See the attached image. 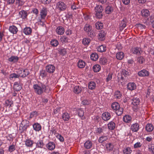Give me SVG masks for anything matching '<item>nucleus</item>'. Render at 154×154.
Segmentation results:
<instances>
[{
    "label": "nucleus",
    "instance_id": "1",
    "mask_svg": "<svg viewBox=\"0 0 154 154\" xmlns=\"http://www.w3.org/2000/svg\"><path fill=\"white\" fill-rule=\"evenodd\" d=\"M33 88L35 93L38 95H41L44 92L49 93L50 91L48 87L41 83L34 84Z\"/></svg>",
    "mask_w": 154,
    "mask_h": 154
},
{
    "label": "nucleus",
    "instance_id": "2",
    "mask_svg": "<svg viewBox=\"0 0 154 154\" xmlns=\"http://www.w3.org/2000/svg\"><path fill=\"white\" fill-rule=\"evenodd\" d=\"M17 74L15 73H12L10 75V78L15 79L18 78L19 77L24 78L28 75L29 72L28 69L19 68L17 71Z\"/></svg>",
    "mask_w": 154,
    "mask_h": 154
},
{
    "label": "nucleus",
    "instance_id": "3",
    "mask_svg": "<svg viewBox=\"0 0 154 154\" xmlns=\"http://www.w3.org/2000/svg\"><path fill=\"white\" fill-rule=\"evenodd\" d=\"M83 29L84 31L87 33L88 36L93 38L95 36V33L92 27L89 24H85Z\"/></svg>",
    "mask_w": 154,
    "mask_h": 154
},
{
    "label": "nucleus",
    "instance_id": "4",
    "mask_svg": "<svg viewBox=\"0 0 154 154\" xmlns=\"http://www.w3.org/2000/svg\"><path fill=\"white\" fill-rule=\"evenodd\" d=\"M111 108L116 111V114L118 116H121L123 113V108L120 107L118 103L116 102H114L111 104Z\"/></svg>",
    "mask_w": 154,
    "mask_h": 154
},
{
    "label": "nucleus",
    "instance_id": "5",
    "mask_svg": "<svg viewBox=\"0 0 154 154\" xmlns=\"http://www.w3.org/2000/svg\"><path fill=\"white\" fill-rule=\"evenodd\" d=\"M57 8L60 11L65 10L67 8L66 5L63 2H60L57 4Z\"/></svg>",
    "mask_w": 154,
    "mask_h": 154
},
{
    "label": "nucleus",
    "instance_id": "6",
    "mask_svg": "<svg viewBox=\"0 0 154 154\" xmlns=\"http://www.w3.org/2000/svg\"><path fill=\"white\" fill-rule=\"evenodd\" d=\"M45 69L47 72L49 73H52L54 72L55 68L53 65L49 64L46 66Z\"/></svg>",
    "mask_w": 154,
    "mask_h": 154
},
{
    "label": "nucleus",
    "instance_id": "7",
    "mask_svg": "<svg viewBox=\"0 0 154 154\" xmlns=\"http://www.w3.org/2000/svg\"><path fill=\"white\" fill-rule=\"evenodd\" d=\"M47 9L45 7H43L41 10L40 12V15L41 18L42 19H45L47 15Z\"/></svg>",
    "mask_w": 154,
    "mask_h": 154
},
{
    "label": "nucleus",
    "instance_id": "8",
    "mask_svg": "<svg viewBox=\"0 0 154 154\" xmlns=\"http://www.w3.org/2000/svg\"><path fill=\"white\" fill-rule=\"evenodd\" d=\"M102 118L103 120L107 121L109 120L111 118V116L109 112H105L102 114Z\"/></svg>",
    "mask_w": 154,
    "mask_h": 154
},
{
    "label": "nucleus",
    "instance_id": "9",
    "mask_svg": "<svg viewBox=\"0 0 154 154\" xmlns=\"http://www.w3.org/2000/svg\"><path fill=\"white\" fill-rule=\"evenodd\" d=\"M106 33L104 30H100L98 33V39L101 41L105 39Z\"/></svg>",
    "mask_w": 154,
    "mask_h": 154
},
{
    "label": "nucleus",
    "instance_id": "10",
    "mask_svg": "<svg viewBox=\"0 0 154 154\" xmlns=\"http://www.w3.org/2000/svg\"><path fill=\"white\" fill-rule=\"evenodd\" d=\"M138 75L140 77L147 76L149 75V72L146 70L143 69L138 72Z\"/></svg>",
    "mask_w": 154,
    "mask_h": 154
},
{
    "label": "nucleus",
    "instance_id": "11",
    "mask_svg": "<svg viewBox=\"0 0 154 154\" xmlns=\"http://www.w3.org/2000/svg\"><path fill=\"white\" fill-rule=\"evenodd\" d=\"M139 128V125L137 123H135L132 124L131 127V129L132 131L135 132H137Z\"/></svg>",
    "mask_w": 154,
    "mask_h": 154
},
{
    "label": "nucleus",
    "instance_id": "12",
    "mask_svg": "<svg viewBox=\"0 0 154 154\" xmlns=\"http://www.w3.org/2000/svg\"><path fill=\"white\" fill-rule=\"evenodd\" d=\"M132 100V104L134 106H137L140 103V99L137 97H133Z\"/></svg>",
    "mask_w": 154,
    "mask_h": 154
},
{
    "label": "nucleus",
    "instance_id": "13",
    "mask_svg": "<svg viewBox=\"0 0 154 154\" xmlns=\"http://www.w3.org/2000/svg\"><path fill=\"white\" fill-rule=\"evenodd\" d=\"M127 88L128 90L132 91L136 88V85L134 82H129L127 84Z\"/></svg>",
    "mask_w": 154,
    "mask_h": 154
},
{
    "label": "nucleus",
    "instance_id": "14",
    "mask_svg": "<svg viewBox=\"0 0 154 154\" xmlns=\"http://www.w3.org/2000/svg\"><path fill=\"white\" fill-rule=\"evenodd\" d=\"M131 52L134 54L139 55L141 54V49L138 47L132 48L131 49Z\"/></svg>",
    "mask_w": 154,
    "mask_h": 154
},
{
    "label": "nucleus",
    "instance_id": "15",
    "mask_svg": "<svg viewBox=\"0 0 154 154\" xmlns=\"http://www.w3.org/2000/svg\"><path fill=\"white\" fill-rule=\"evenodd\" d=\"M62 117L64 121H68L70 119V114L67 112H65L63 113Z\"/></svg>",
    "mask_w": 154,
    "mask_h": 154
},
{
    "label": "nucleus",
    "instance_id": "16",
    "mask_svg": "<svg viewBox=\"0 0 154 154\" xmlns=\"http://www.w3.org/2000/svg\"><path fill=\"white\" fill-rule=\"evenodd\" d=\"M35 143L36 144V148H42L45 146L43 140H38L37 142H35Z\"/></svg>",
    "mask_w": 154,
    "mask_h": 154
},
{
    "label": "nucleus",
    "instance_id": "17",
    "mask_svg": "<svg viewBox=\"0 0 154 154\" xmlns=\"http://www.w3.org/2000/svg\"><path fill=\"white\" fill-rule=\"evenodd\" d=\"M113 11V8L111 6L108 5L106 8L105 11V13L107 14H110L112 13Z\"/></svg>",
    "mask_w": 154,
    "mask_h": 154
},
{
    "label": "nucleus",
    "instance_id": "18",
    "mask_svg": "<svg viewBox=\"0 0 154 154\" xmlns=\"http://www.w3.org/2000/svg\"><path fill=\"white\" fill-rule=\"evenodd\" d=\"M19 14L20 16V17L23 19L26 18L28 15L27 12L23 10L20 11L19 13Z\"/></svg>",
    "mask_w": 154,
    "mask_h": 154
},
{
    "label": "nucleus",
    "instance_id": "19",
    "mask_svg": "<svg viewBox=\"0 0 154 154\" xmlns=\"http://www.w3.org/2000/svg\"><path fill=\"white\" fill-rule=\"evenodd\" d=\"M33 127L34 130L37 131L41 130L42 127L38 123H35L33 125Z\"/></svg>",
    "mask_w": 154,
    "mask_h": 154
},
{
    "label": "nucleus",
    "instance_id": "20",
    "mask_svg": "<svg viewBox=\"0 0 154 154\" xmlns=\"http://www.w3.org/2000/svg\"><path fill=\"white\" fill-rule=\"evenodd\" d=\"M82 88L79 86H76L73 88V92L76 94H78L82 92Z\"/></svg>",
    "mask_w": 154,
    "mask_h": 154
},
{
    "label": "nucleus",
    "instance_id": "21",
    "mask_svg": "<svg viewBox=\"0 0 154 154\" xmlns=\"http://www.w3.org/2000/svg\"><path fill=\"white\" fill-rule=\"evenodd\" d=\"M77 112L79 116L83 120L85 119V117L84 116V112L82 108L78 109Z\"/></svg>",
    "mask_w": 154,
    "mask_h": 154
},
{
    "label": "nucleus",
    "instance_id": "22",
    "mask_svg": "<svg viewBox=\"0 0 154 154\" xmlns=\"http://www.w3.org/2000/svg\"><path fill=\"white\" fill-rule=\"evenodd\" d=\"M141 14L143 17L146 18L149 15V12L146 9H143L141 11Z\"/></svg>",
    "mask_w": 154,
    "mask_h": 154
},
{
    "label": "nucleus",
    "instance_id": "23",
    "mask_svg": "<svg viewBox=\"0 0 154 154\" xmlns=\"http://www.w3.org/2000/svg\"><path fill=\"white\" fill-rule=\"evenodd\" d=\"M145 128L147 132H151L153 130L154 126L152 124L149 123L146 125Z\"/></svg>",
    "mask_w": 154,
    "mask_h": 154
},
{
    "label": "nucleus",
    "instance_id": "24",
    "mask_svg": "<svg viewBox=\"0 0 154 154\" xmlns=\"http://www.w3.org/2000/svg\"><path fill=\"white\" fill-rule=\"evenodd\" d=\"M92 146V143L90 140L87 141L84 143V147L87 149H90Z\"/></svg>",
    "mask_w": 154,
    "mask_h": 154
},
{
    "label": "nucleus",
    "instance_id": "25",
    "mask_svg": "<svg viewBox=\"0 0 154 154\" xmlns=\"http://www.w3.org/2000/svg\"><path fill=\"white\" fill-rule=\"evenodd\" d=\"M34 143V142L33 141L30 139L26 140L25 141V144L26 146L28 147H32Z\"/></svg>",
    "mask_w": 154,
    "mask_h": 154
},
{
    "label": "nucleus",
    "instance_id": "26",
    "mask_svg": "<svg viewBox=\"0 0 154 154\" xmlns=\"http://www.w3.org/2000/svg\"><path fill=\"white\" fill-rule=\"evenodd\" d=\"M47 147L49 150H53L55 148V144L53 142H49L47 145Z\"/></svg>",
    "mask_w": 154,
    "mask_h": 154
},
{
    "label": "nucleus",
    "instance_id": "27",
    "mask_svg": "<svg viewBox=\"0 0 154 154\" xmlns=\"http://www.w3.org/2000/svg\"><path fill=\"white\" fill-rule=\"evenodd\" d=\"M107 126L109 130H112L115 129L116 127V124L114 122L111 121L108 124Z\"/></svg>",
    "mask_w": 154,
    "mask_h": 154
},
{
    "label": "nucleus",
    "instance_id": "28",
    "mask_svg": "<svg viewBox=\"0 0 154 154\" xmlns=\"http://www.w3.org/2000/svg\"><path fill=\"white\" fill-rule=\"evenodd\" d=\"M124 55L122 52H119L116 54V58L119 60H122L124 57Z\"/></svg>",
    "mask_w": 154,
    "mask_h": 154
},
{
    "label": "nucleus",
    "instance_id": "29",
    "mask_svg": "<svg viewBox=\"0 0 154 154\" xmlns=\"http://www.w3.org/2000/svg\"><path fill=\"white\" fill-rule=\"evenodd\" d=\"M123 120L125 122L129 123L131 121V118L130 116L126 115L123 117Z\"/></svg>",
    "mask_w": 154,
    "mask_h": 154
},
{
    "label": "nucleus",
    "instance_id": "30",
    "mask_svg": "<svg viewBox=\"0 0 154 154\" xmlns=\"http://www.w3.org/2000/svg\"><path fill=\"white\" fill-rule=\"evenodd\" d=\"M9 30L13 34H16L18 31V29L16 26H10Z\"/></svg>",
    "mask_w": 154,
    "mask_h": 154
},
{
    "label": "nucleus",
    "instance_id": "31",
    "mask_svg": "<svg viewBox=\"0 0 154 154\" xmlns=\"http://www.w3.org/2000/svg\"><path fill=\"white\" fill-rule=\"evenodd\" d=\"M19 60V57L16 56H12L9 58L8 60L9 61L14 63L17 62Z\"/></svg>",
    "mask_w": 154,
    "mask_h": 154
},
{
    "label": "nucleus",
    "instance_id": "32",
    "mask_svg": "<svg viewBox=\"0 0 154 154\" xmlns=\"http://www.w3.org/2000/svg\"><path fill=\"white\" fill-rule=\"evenodd\" d=\"M113 145L111 143H107L106 144V149L107 151H110L113 150Z\"/></svg>",
    "mask_w": 154,
    "mask_h": 154
},
{
    "label": "nucleus",
    "instance_id": "33",
    "mask_svg": "<svg viewBox=\"0 0 154 154\" xmlns=\"http://www.w3.org/2000/svg\"><path fill=\"white\" fill-rule=\"evenodd\" d=\"M107 62V59L106 58L102 57L99 59V63L101 65H105Z\"/></svg>",
    "mask_w": 154,
    "mask_h": 154
},
{
    "label": "nucleus",
    "instance_id": "34",
    "mask_svg": "<svg viewBox=\"0 0 154 154\" xmlns=\"http://www.w3.org/2000/svg\"><path fill=\"white\" fill-rule=\"evenodd\" d=\"M32 29L30 27H26L23 30V32L26 35H29L31 34Z\"/></svg>",
    "mask_w": 154,
    "mask_h": 154
},
{
    "label": "nucleus",
    "instance_id": "35",
    "mask_svg": "<svg viewBox=\"0 0 154 154\" xmlns=\"http://www.w3.org/2000/svg\"><path fill=\"white\" fill-rule=\"evenodd\" d=\"M14 88L15 91H18L21 89L22 87L19 84L18 82H16L14 84Z\"/></svg>",
    "mask_w": 154,
    "mask_h": 154
},
{
    "label": "nucleus",
    "instance_id": "36",
    "mask_svg": "<svg viewBox=\"0 0 154 154\" xmlns=\"http://www.w3.org/2000/svg\"><path fill=\"white\" fill-rule=\"evenodd\" d=\"M56 31L58 34L61 35L64 32V29L62 26H59L57 28Z\"/></svg>",
    "mask_w": 154,
    "mask_h": 154
},
{
    "label": "nucleus",
    "instance_id": "37",
    "mask_svg": "<svg viewBox=\"0 0 154 154\" xmlns=\"http://www.w3.org/2000/svg\"><path fill=\"white\" fill-rule=\"evenodd\" d=\"M60 40L62 43L65 44L68 42L69 39L66 36H63L61 37Z\"/></svg>",
    "mask_w": 154,
    "mask_h": 154
},
{
    "label": "nucleus",
    "instance_id": "38",
    "mask_svg": "<svg viewBox=\"0 0 154 154\" xmlns=\"http://www.w3.org/2000/svg\"><path fill=\"white\" fill-rule=\"evenodd\" d=\"M96 86V83L93 82H90L88 83V88L91 90L94 89Z\"/></svg>",
    "mask_w": 154,
    "mask_h": 154
},
{
    "label": "nucleus",
    "instance_id": "39",
    "mask_svg": "<svg viewBox=\"0 0 154 154\" xmlns=\"http://www.w3.org/2000/svg\"><path fill=\"white\" fill-rule=\"evenodd\" d=\"M85 65V63L82 60H79L78 63V66L80 68H84Z\"/></svg>",
    "mask_w": 154,
    "mask_h": 154
},
{
    "label": "nucleus",
    "instance_id": "40",
    "mask_svg": "<svg viewBox=\"0 0 154 154\" xmlns=\"http://www.w3.org/2000/svg\"><path fill=\"white\" fill-rule=\"evenodd\" d=\"M91 41V40L87 38H84L82 40V43L85 46L88 45Z\"/></svg>",
    "mask_w": 154,
    "mask_h": 154
},
{
    "label": "nucleus",
    "instance_id": "41",
    "mask_svg": "<svg viewBox=\"0 0 154 154\" xmlns=\"http://www.w3.org/2000/svg\"><path fill=\"white\" fill-rule=\"evenodd\" d=\"M60 54L61 55H65L66 54V50L65 48H58L57 49Z\"/></svg>",
    "mask_w": 154,
    "mask_h": 154
},
{
    "label": "nucleus",
    "instance_id": "42",
    "mask_svg": "<svg viewBox=\"0 0 154 154\" xmlns=\"http://www.w3.org/2000/svg\"><path fill=\"white\" fill-rule=\"evenodd\" d=\"M91 58L93 61H96L98 58V55L96 53H93L91 55Z\"/></svg>",
    "mask_w": 154,
    "mask_h": 154
},
{
    "label": "nucleus",
    "instance_id": "43",
    "mask_svg": "<svg viewBox=\"0 0 154 154\" xmlns=\"http://www.w3.org/2000/svg\"><path fill=\"white\" fill-rule=\"evenodd\" d=\"M101 69V66L99 64H96L94 65L93 66V69L95 72H99Z\"/></svg>",
    "mask_w": 154,
    "mask_h": 154
},
{
    "label": "nucleus",
    "instance_id": "44",
    "mask_svg": "<svg viewBox=\"0 0 154 154\" xmlns=\"http://www.w3.org/2000/svg\"><path fill=\"white\" fill-rule=\"evenodd\" d=\"M95 26L96 28L98 29H101L103 27V24L101 22H97L95 24Z\"/></svg>",
    "mask_w": 154,
    "mask_h": 154
},
{
    "label": "nucleus",
    "instance_id": "45",
    "mask_svg": "<svg viewBox=\"0 0 154 154\" xmlns=\"http://www.w3.org/2000/svg\"><path fill=\"white\" fill-rule=\"evenodd\" d=\"M121 74L122 75H123L126 77L130 75V71L128 70H126L125 69H122Z\"/></svg>",
    "mask_w": 154,
    "mask_h": 154
},
{
    "label": "nucleus",
    "instance_id": "46",
    "mask_svg": "<svg viewBox=\"0 0 154 154\" xmlns=\"http://www.w3.org/2000/svg\"><path fill=\"white\" fill-rule=\"evenodd\" d=\"M95 12H102L103 11V8L101 5H97L95 8Z\"/></svg>",
    "mask_w": 154,
    "mask_h": 154
},
{
    "label": "nucleus",
    "instance_id": "47",
    "mask_svg": "<svg viewBox=\"0 0 154 154\" xmlns=\"http://www.w3.org/2000/svg\"><path fill=\"white\" fill-rule=\"evenodd\" d=\"M132 151L131 148L129 147L124 148L123 150V153L124 154H130Z\"/></svg>",
    "mask_w": 154,
    "mask_h": 154
},
{
    "label": "nucleus",
    "instance_id": "48",
    "mask_svg": "<svg viewBox=\"0 0 154 154\" xmlns=\"http://www.w3.org/2000/svg\"><path fill=\"white\" fill-rule=\"evenodd\" d=\"M108 139V137L106 136H102L99 137L98 141L99 143H102L104 141Z\"/></svg>",
    "mask_w": 154,
    "mask_h": 154
},
{
    "label": "nucleus",
    "instance_id": "49",
    "mask_svg": "<svg viewBox=\"0 0 154 154\" xmlns=\"http://www.w3.org/2000/svg\"><path fill=\"white\" fill-rule=\"evenodd\" d=\"M106 50V48L105 46L103 45H101L99 46L97 48V50L98 51L100 52H102L105 51Z\"/></svg>",
    "mask_w": 154,
    "mask_h": 154
},
{
    "label": "nucleus",
    "instance_id": "50",
    "mask_svg": "<svg viewBox=\"0 0 154 154\" xmlns=\"http://www.w3.org/2000/svg\"><path fill=\"white\" fill-rule=\"evenodd\" d=\"M51 45L53 47H57L59 44V42L56 39L52 40L50 42Z\"/></svg>",
    "mask_w": 154,
    "mask_h": 154
},
{
    "label": "nucleus",
    "instance_id": "51",
    "mask_svg": "<svg viewBox=\"0 0 154 154\" xmlns=\"http://www.w3.org/2000/svg\"><path fill=\"white\" fill-rule=\"evenodd\" d=\"M126 19H123L121 21V23L120 24V28H122V29H123L124 28L126 27Z\"/></svg>",
    "mask_w": 154,
    "mask_h": 154
},
{
    "label": "nucleus",
    "instance_id": "52",
    "mask_svg": "<svg viewBox=\"0 0 154 154\" xmlns=\"http://www.w3.org/2000/svg\"><path fill=\"white\" fill-rule=\"evenodd\" d=\"M28 128V127H26V126H24L21 125L20 124L19 127V130L20 131V132L21 133L24 131H26Z\"/></svg>",
    "mask_w": 154,
    "mask_h": 154
},
{
    "label": "nucleus",
    "instance_id": "53",
    "mask_svg": "<svg viewBox=\"0 0 154 154\" xmlns=\"http://www.w3.org/2000/svg\"><path fill=\"white\" fill-rule=\"evenodd\" d=\"M122 94L120 91H117L115 92L114 96L117 99H120L121 98Z\"/></svg>",
    "mask_w": 154,
    "mask_h": 154
},
{
    "label": "nucleus",
    "instance_id": "54",
    "mask_svg": "<svg viewBox=\"0 0 154 154\" xmlns=\"http://www.w3.org/2000/svg\"><path fill=\"white\" fill-rule=\"evenodd\" d=\"M104 129L100 127L97 128L95 129L96 133L97 134H101L103 132Z\"/></svg>",
    "mask_w": 154,
    "mask_h": 154
},
{
    "label": "nucleus",
    "instance_id": "55",
    "mask_svg": "<svg viewBox=\"0 0 154 154\" xmlns=\"http://www.w3.org/2000/svg\"><path fill=\"white\" fill-rule=\"evenodd\" d=\"M21 124L24 126H26L27 127H29V122L26 120H23L21 122Z\"/></svg>",
    "mask_w": 154,
    "mask_h": 154
},
{
    "label": "nucleus",
    "instance_id": "56",
    "mask_svg": "<svg viewBox=\"0 0 154 154\" xmlns=\"http://www.w3.org/2000/svg\"><path fill=\"white\" fill-rule=\"evenodd\" d=\"M145 59L142 56L138 57L137 58V62L140 64L143 63L145 61Z\"/></svg>",
    "mask_w": 154,
    "mask_h": 154
},
{
    "label": "nucleus",
    "instance_id": "57",
    "mask_svg": "<svg viewBox=\"0 0 154 154\" xmlns=\"http://www.w3.org/2000/svg\"><path fill=\"white\" fill-rule=\"evenodd\" d=\"M16 3L17 4H18L19 6H22L23 5L24 2L23 0H16Z\"/></svg>",
    "mask_w": 154,
    "mask_h": 154
},
{
    "label": "nucleus",
    "instance_id": "58",
    "mask_svg": "<svg viewBox=\"0 0 154 154\" xmlns=\"http://www.w3.org/2000/svg\"><path fill=\"white\" fill-rule=\"evenodd\" d=\"M47 73L45 71L42 70L40 71V75L42 78L45 77L47 76Z\"/></svg>",
    "mask_w": 154,
    "mask_h": 154
},
{
    "label": "nucleus",
    "instance_id": "59",
    "mask_svg": "<svg viewBox=\"0 0 154 154\" xmlns=\"http://www.w3.org/2000/svg\"><path fill=\"white\" fill-rule=\"evenodd\" d=\"M83 17L85 20L87 21L90 19V16L87 14H83Z\"/></svg>",
    "mask_w": 154,
    "mask_h": 154
},
{
    "label": "nucleus",
    "instance_id": "60",
    "mask_svg": "<svg viewBox=\"0 0 154 154\" xmlns=\"http://www.w3.org/2000/svg\"><path fill=\"white\" fill-rule=\"evenodd\" d=\"M142 145V144L140 142H137L134 145V148H137L140 147Z\"/></svg>",
    "mask_w": 154,
    "mask_h": 154
},
{
    "label": "nucleus",
    "instance_id": "61",
    "mask_svg": "<svg viewBox=\"0 0 154 154\" xmlns=\"http://www.w3.org/2000/svg\"><path fill=\"white\" fill-rule=\"evenodd\" d=\"M96 12V15L98 18L99 19L102 18L103 16L102 12Z\"/></svg>",
    "mask_w": 154,
    "mask_h": 154
},
{
    "label": "nucleus",
    "instance_id": "62",
    "mask_svg": "<svg viewBox=\"0 0 154 154\" xmlns=\"http://www.w3.org/2000/svg\"><path fill=\"white\" fill-rule=\"evenodd\" d=\"M51 1V0H41V2L44 5H47L49 4Z\"/></svg>",
    "mask_w": 154,
    "mask_h": 154
},
{
    "label": "nucleus",
    "instance_id": "63",
    "mask_svg": "<svg viewBox=\"0 0 154 154\" xmlns=\"http://www.w3.org/2000/svg\"><path fill=\"white\" fill-rule=\"evenodd\" d=\"M6 105L7 106H9L10 107L11 106V105L12 104V103L10 100H7L5 101Z\"/></svg>",
    "mask_w": 154,
    "mask_h": 154
},
{
    "label": "nucleus",
    "instance_id": "64",
    "mask_svg": "<svg viewBox=\"0 0 154 154\" xmlns=\"http://www.w3.org/2000/svg\"><path fill=\"white\" fill-rule=\"evenodd\" d=\"M15 149V145H12L9 146V150L10 152H12L14 151Z\"/></svg>",
    "mask_w": 154,
    "mask_h": 154
}]
</instances>
